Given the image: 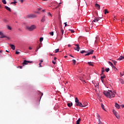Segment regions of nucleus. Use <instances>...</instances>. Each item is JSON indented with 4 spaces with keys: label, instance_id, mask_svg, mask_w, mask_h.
<instances>
[{
    "label": "nucleus",
    "instance_id": "1",
    "mask_svg": "<svg viewBox=\"0 0 124 124\" xmlns=\"http://www.w3.org/2000/svg\"><path fill=\"white\" fill-rule=\"evenodd\" d=\"M103 93L108 98H113V97H115L116 95L115 92H112L111 90H108V91H104Z\"/></svg>",
    "mask_w": 124,
    "mask_h": 124
},
{
    "label": "nucleus",
    "instance_id": "2",
    "mask_svg": "<svg viewBox=\"0 0 124 124\" xmlns=\"http://www.w3.org/2000/svg\"><path fill=\"white\" fill-rule=\"evenodd\" d=\"M26 18L28 19H33V18H36V15L34 14H30L27 16Z\"/></svg>",
    "mask_w": 124,
    "mask_h": 124
},
{
    "label": "nucleus",
    "instance_id": "3",
    "mask_svg": "<svg viewBox=\"0 0 124 124\" xmlns=\"http://www.w3.org/2000/svg\"><path fill=\"white\" fill-rule=\"evenodd\" d=\"M27 29H28L30 31H33V30H35V29H36V27L35 25H31L30 27H27Z\"/></svg>",
    "mask_w": 124,
    "mask_h": 124
},
{
    "label": "nucleus",
    "instance_id": "4",
    "mask_svg": "<svg viewBox=\"0 0 124 124\" xmlns=\"http://www.w3.org/2000/svg\"><path fill=\"white\" fill-rule=\"evenodd\" d=\"M113 113L115 116L116 118H117V119H118V120L120 119V114H119V113L117 111H116L115 109H113Z\"/></svg>",
    "mask_w": 124,
    "mask_h": 124
},
{
    "label": "nucleus",
    "instance_id": "5",
    "mask_svg": "<svg viewBox=\"0 0 124 124\" xmlns=\"http://www.w3.org/2000/svg\"><path fill=\"white\" fill-rule=\"evenodd\" d=\"M76 105L77 106H79L80 107H86V106H87V105H83V104H82V103L80 102L76 103Z\"/></svg>",
    "mask_w": 124,
    "mask_h": 124
},
{
    "label": "nucleus",
    "instance_id": "6",
    "mask_svg": "<svg viewBox=\"0 0 124 124\" xmlns=\"http://www.w3.org/2000/svg\"><path fill=\"white\" fill-rule=\"evenodd\" d=\"M32 62V61H27V60H24L23 61V62L22 63V65L23 66H24V65H25V64H28V63H31Z\"/></svg>",
    "mask_w": 124,
    "mask_h": 124
},
{
    "label": "nucleus",
    "instance_id": "7",
    "mask_svg": "<svg viewBox=\"0 0 124 124\" xmlns=\"http://www.w3.org/2000/svg\"><path fill=\"white\" fill-rule=\"evenodd\" d=\"M75 46H77V48L75 47L74 49L76 51H78V52H79V51H80V46H79V44H75Z\"/></svg>",
    "mask_w": 124,
    "mask_h": 124
},
{
    "label": "nucleus",
    "instance_id": "8",
    "mask_svg": "<svg viewBox=\"0 0 124 124\" xmlns=\"http://www.w3.org/2000/svg\"><path fill=\"white\" fill-rule=\"evenodd\" d=\"M100 19H101V18L100 17H95L94 20L93 21V22H98V21H99V20H100Z\"/></svg>",
    "mask_w": 124,
    "mask_h": 124
},
{
    "label": "nucleus",
    "instance_id": "9",
    "mask_svg": "<svg viewBox=\"0 0 124 124\" xmlns=\"http://www.w3.org/2000/svg\"><path fill=\"white\" fill-rule=\"evenodd\" d=\"M95 6L98 10H99V9H100V5H99V4L96 3L95 4Z\"/></svg>",
    "mask_w": 124,
    "mask_h": 124
},
{
    "label": "nucleus",
    "instance_id": "10",
    "mask_svg": "<svg viewBox=\"0 0 124 124\" xmlns=\"http://www.w3.org/2000/svg\"><path fill=\"white\" fill-rule=\"evenodd\" d=\"M7 38V39L9 40L10 39V38H9V37H7L4 35L3 34V35H1V36L0 37V38Z\"/></svg>",
    "mask_w": 124,
    "mask_h": 124
},
{
    "label": "nucleus",
    "instance_id": "11",
    "mask_svg": "<svg viewBox=\"0 0 124 124\" xmlns=\"http://www.w3.org/2000/svg\"><path fill=\"white\" fill-rule=\"evenodd\" d=\"M10 46L13 50H15V46L14 45L10 44Z\"/></svg>",
    "mask_w": 124,
    "mask_h": 124
},
{
    "label": "nucleus",
    "instance_id": "12",
    "mask_svg": "<svg viewBox=\"0 0 124 124\" xmlns=\"http://www.w3.org/2000/svg\"><path fill=\"white\" fill-rule=\"evenodd\" d=\"M5 8H6V9L7 10H8V11H9V12H11V9H10V8L7 7V6H5Z\"/></svg>",
    "mask_w": 124,
    "mask_h": 124
},
{
    "label": "nucleus",
    "instance_id": "13",
    "mask_svg": "<svg viewBox=\"0 0 124 124\" xmlns=\"http://www.w3.org/2000/svg\"><path fill=\"white\" fill-rule=\"evenodd\" d=\"M115 107L117 108V109H120V105L118 104L117 103H115Z\"/></svg>",
    "mask_w": 124,
    "mask_h": 124
},
{
    "label": "nucleus",
    "instance_id": "14",
    "mask_svg": "<svg viewBox=\"0 0 124 124\" xmlns=\"http://www.w3.org/2000/svg\"><path fill=\"white\" fill-rule=\"evenodd\" d=\"M46 20V19L45 18V16L43 17L42 20H41L42 23H44V22H45Z\"/></svg>",
    "mask_w": 124,
    "mask_h": 124
},
{
    "label": "nucleus",
    "instance_id": "15",
    "mask_svg": "<svg viewBox=\"0 0 124 124\" xmlns=\"http://www.w3.org/2000/svg\"><path fill=\"white\" fill-rule=\"evenodd\" d=\"M93 52H94V50H93V49H91L89 50V53H90L91 55H93Z\"/></svg>",
    "mask_w": 124,
    "mask_h": 124
},
{
    "label": "nucleus",
    "instance_id": "16",
    "mask_svg": "<svg viewBox=\"0 0 124 124\" xmlns=\"http://www.w3.org/2000/svg\"><path fill=\"white\" fill-rule=\"evenodd\" d=\"M80 122H81V119L79 118L78 120L76 122V124H80Z\"/></svg>",
    "mask_w": 124,
    "mask_h": 124
},
{
    "label": "nucleus",
    "instance_id": "17",
    "mask_svg": "<svg viewBox=\"0 0 124 124\" xmlns=\"http://www.w3.org/2000/svg\"><path fill=\"white\" fill-rule=\"evenodd\" d=\"M72 105H73V104L72 103H69L67 104V106H68V107H71Z\"/></svg>",
    "mask_w": 124,
    "mask_h": 124
},
{
    "label": "nucleus",
    "instance_id": "18",
    "mask_svg": "<svg viewBox=\"0 0 124 124\" xmlns=\"http://www.w3.org/2000/svg\"><path fill=\"white\" fill-rule=\"evenodd\" d=\"M88 63L91 65V66H93V62H88Z\"/></svg>",
    "mask_w": 124,
    "mask_h": 124
},
{
    "label": "nucleus",
    "instance_id": "19",
    "mask_svg": "<svg viewBox=\"0 0 124 124\" xmlns=\"http://www.w3.org/2000/svg\"><path fill=\"white\" fill-rule=\"evenodd\" d=\"M7 28L8 30H9V31H11V30H12V28H11L9 25H7Z\"/></svg>",
    "mask_w": 124,
    "mask_h": 124
},
{
    "label": "nucleus",
    "instance_id": "20",
    "mask_svg": "<svg viewBox=\"0 0 124 124\" xmlns=\"http://www.w3.org/2000/svg\"><path fill=\"white\" fill-rule=\"evenodd\" d=\"M81 54H84V53H88L87 51L82 50L80 52Z\"/></svg>",
    "mask_w": 124,
    "mask_h": 124
},
{
    "label": "nucleus",
    "instance_id": "21",
    "mask_svg": "<svg viewBox=\"0 0 124 124\" xmlns=\"http://www.w3.org/2000/svg\"><path fill=\"white\" fill-rule=\"evenodd\" d=\"M75 102H76V103L79 102V99H78V98H77V97L75 98Z\"/></svg>",
    "mask_w": 124,
    "mask_h": 124
},
{
    "label": "nucleus",
    "instance_id": "22",
    "mask_svg": "<svg viewBox=\"0 0 124 124\" xmlns=\"http://www.w3.org/2000/svg\"><path fill=\"white\" fill-rule=\"evenodd\" d=\"M101 108H102V109L103 110H105V108H104V105H103V104L101 103Z\"/></svg>",
    "mask_w": 124,
    "mask_h": 124
},
{
    "label": "nucleus",
    "instance_id": "23",
    "mask_svg": "<svg viewBox=\"0 0 124 124\" xmlns=\"http://www.w3.org/2000/svg\"><path fill=\"white\" fill-rule=\"evenodd\" d=\"M68 31H71L72 33H74V32H75V31H74V30H72L71 29H69Z\"/></svg>",
    "mask_w": 124,
    "mask_h": 124
},
{
    "label": "nucleus",
    "instance_id": "24",
    "mask_svg": "<svg viewBox=\"0 0 124 124\" xmlns=\"http://www.w3.org/2000/svg\"><path fill=\"white\" fill-rule=\"evenodd\" d=\"M121 84H124V79L121 78L120 80Z\"/></svg>",
    "mask_w": 124,
    "mask_h": 124
},
{
    "label": "nucleus",
    "instance_id": "25",
    "mask_svg": "<svg viewBox=\"0 0 124 124\" xmlns=\"http://www.w3.org/2000/svg\"><path fill=\"white\" fill-rule=\"evenodd\" d=\"M105 70L104 69V68L103 67L102 68V70H101V72H102V74H103V72H105Z\"/></svg>",
    "mask_w": 124,
    "mask_h": 124
},
{
    "label": "nucleus",
    "instance_id": "26",
    "mask_svg": "<svg viewBox=\"0 0 124 124\" xmlns=\"http://www.w3.org/2000/svg\"><path fill=\"white\" fill-rule=\"evenodd\" d=\"M105 70L106 72H109V71H110V69L109 68H106Z\"/></svg>",
    "mask_w": 124,
    "mask_h": 124
},
{
    "label": "nucleus",
    "instance_id": "27",
    "mask_svg": "<svg viewBox=\"0 0 124 124\" xmlns=\"http://www.w3.org/2000/svg\"><path fill=\"white\" fill-rule=\"evenodd\" d=\"M17 3V1H14V2H11V4H15V5H16V4Z\"/></svg>",
    "mask_w": 124,
    "mask_h": 124
},
{
    "label": "nucleus",
    "instance_id": "28",
    "mask_svg": "<svg viewBox=\"0 0 124 124\" xmlns=\"http://www.w3.org/2000/svg\"><path fill=\"white\" fill-rule=\"evenodd\" d=\"M112 62H113L114 65H116V63H117V61H116L115 60H112Z\"/></svg>",
    "mask_w": 124,
    "mask_h": 124
},
{
    "label": "nucleus",
    "instance_id": "29",
    "mask_svg": "<svg viewBox=\"0 0 124 124\" xmlns=\"http://www.w3.org/2000/svg\"><path fill=\"white\" fill-rule=\"evenodd\" d=\"M2 2L3 3V4H6V0H2Z\"/></svg>",
    "mask_w": 124,
    "mask_h": 124
},
{
    "label": "nucleus",
    "instance_id": "30",
    "mask_svg": "<svg viewBox=\"0 0 124 124\" xmlns=\"http://www.w3.org/2000/svg\"><path fill=\"white\" fill-rule=\"evenodd\" d=\"M107 13H109V12L107 9L105 10V14H106Z\"/></svg>",
    "mask_w": 124,
    "mask_h": 124
},
{
    "label": "nucleus",
    "instance_id": "31",
    "mask_svg": "<svg viewBox=\"0 0 124 124\" xmlns=\"http://www.w3.org/2000/svg\"><path fill=\"white\" fill-rule=\"evenodd\" d=\"M111 67H112V68H114V69H115V70H117V68H116V67L115 66H114V65H112L111 66Z\"/></svg>",
    "mask_w": 124,
    "mask_h": 124
},
{
    "label": "nucleus",
    "instance_id": "32",
    "mask_svg": "<svg viewBox=\"0 0 124 124\" xmlns=\"http://www.w3.org/2000/svg\"><path fill=\"white\" fill-rule=\"evenodd\" d=\"M60 51V49L58 48L55 49V53H59V51Z\"/></svg>",
    "mask_w": 124,
    "mask_h": 124
},
{
    "label": "nucleus",
    "instance_id": "33",
    "mask_svg": "<svg viewBox=\"0 0 124 124\" xmlns=\"http://www.w3.org/2000/svg\"><path fill=\"white\" fill-rule=\"evenodd\" d=\"M72 62H73V63H74V65L76 64V60H72Z\"/></svg>",
    "mask_w": 124,
    "mask_h": 124
},
{
    "label": "nucleus",
    "instance_id": "34",
    "mask_svg": "<svg viewBox=\"0 0 124 124\" xmlns=\"http://www.w3.org/2000/svg\"><path fill=\"white\" fill-rule=\"evenodd\" d=\"M49 34H50L52 36H53V35H54V32L52 31L49 32Z\"/></svg>",
    "mask_w": 124,
    "mask_h": 124
},
{
    "label": "nucleus",
    "instance_id": "35",
    "mask_svg": "<svg viewBox=\"0 0 124 124\" xmlns=\"http://www.w3.org/2000/svg\"><path fill=\"white\" fill-rule=\"evenodd\" d=\"M106 76L105 75H104L103 76L101 77V79H104V78H106Z\"/></svg>",
    "mask_w": 124,
    "mask_h": 124
},
{
    "label": "nucleus",
    "instance_id": "36",
    "mask_svg": "<svg viewBox=\"0 0 124 124\" xmlns=\"http://www.w3.org/2000/svg\"><path fill=\"white\" fill-rule=\"evenodd\" d=\"M98 122H99L98 124H102V122L100 121V119H98Z\"/></svg>",
    "mask_w": 124,
    "mask_h": 124
},
{
    "label": "nucleus",
    "instance_id": "37",
    "mask_svg": "<svg viewBox=\"0 0 124 124\" xmlns=\"http://www.w3.org/2000/svg\"><path fill=\"white\" fill-rule=\"evenodd\" d=\"M42 41H43V38L41 37L40 38V42H42Z\"/></svg>",
    "mask_w": 124,
    "mask_h": 124
},
{
    "label": "nucleus",
    "instance_id": "38",
    "mask_svg": "<svg viewBox=\"0 0 124 124\" xmlns=\"http://www.w3.org/2000/svg\"><path fill=\"white\" fill-rule=\"evenodd\" d=\"M19 54H20V52L16 51V55H19Z\"/></svg>",
    "mask_w": 124,
    "mask_h": 124
},
{
    "label": "nucleus",
    "instance_id": "39",
    "mask_svg": "<svg viewBox=\"0 0 124 124\" xmlns=\"http://www.w3.org/2000/svg\"><path fill=\"white\" fill-rule=\"evenodd\" d=\"M108 63L109 65H110L111 66L113 65V63L111 62H108Z\"/></svg>",
    "mask_w": 124,
    "mask_h": 124
},
{
    "label": "nucleus",
    "instance_id": "40",
    "mask_svg": "<svg viewBox=\"0 0 124 124\" xmlns=\"http://www.w3.org/2000/svg\"><path fill=\"white\" fill-rule=\"evenodd\" d=\"M63 32H64L63 30L62 29V30H61V33H62V35L63 34Z\"/></svg>",
    "mask_w": 124,
    "mask_h": 124
},
{
    "label": "nucleus",
    "instance_id": "41",
    "mask_svg": "<svg viewBox=\"0 0 124 124\" xmlns=\"http://www.w3.org/2000/svg\"><path fill=\"white\" fill-rule=\"evenodd\" d=\"M0 35H3V32L0 31Z\"/></svg>",
    "mask_w": 124,
    "mask_h": 124
},
{
    "label": "nucleus",
    "instance_id": "42",
    "mask_svg": "<svg viewBox=\"0 0 124 124\" xmlns=\"http://www.w3.org/2000/svg\"><path fill=\"white\" fill-rule=\"evenodd\" d=\"M39 67H42V66L41 65V62L39 63Z\"/></svg>",
    "mask_w": 124,
    "mask_h": 124
},
{
    "label": "nucleus",
    "instance_id": "43",
    "mask_svg": "<svg viewBox=\"0 0 124 124\" xmlns=\"http://www.w3.org/2000/svg\"><path fill=\"white\" fill-rule=\"evenodd\" d=\"M47 15H49L50 16H52V15L51 14V13H47Z\"/></svg>",
    "mask_w": 124,
    "mask_h": 124
},
{
    "label": "nucleus",
    "instance_id": "44",
    "mask_svg": "<svg viewBox=\"0 0 124 124\" xmlns=\"http://www.w3.org/2000/svg\"><path fill=\"white\" fill-rule=\"evenodd\" d=\"M98 120H100V119H101V117L99 115H98Z\"/></svg>",
    "mask_w": 124,
    "mask_h": 124
},
{
    "label": "nucleus",
    "instance_id": "45",
    "mask_svg": "<svg viewBox=\"0 0 124 124\" xmlns=\"http://www.w3.org/2000/svg\"><path fill=\"white\" fill-rule=\"evenodd\" d=\"M64 24L65 25V27H67V24L66 23V22H65Z\"/></svg>",
    "mask_w": 124,
    "mask_h": 124
},
{
    "label": "nucleus",
    "instance_id": "46",
    "mask_svg": "<svg viewBox=\"0 0 124 124\" xmlns=\"http://www.w3.org/2000/svg\"><path fill=\"white\" fill-rule=\"evenodd\" d=\"M91 53H89V52H88L87 53V56H90V55H91Z\"/></svg>",
    "mask_w": 124,
    "mask_h": 124
},
{
    "label": "nucleus",
    "instance_id": "47",
    "mask_svg": "<svg viewBox=\"0 0 124 124\" xmlns=\"http://www.w3.org/2000/svg\"><path fill=\"white\" fill-rule=\"evenodd\" d=\"M29 50H32V48H31V46H29Z\"/></svg>",
    "mask_w": 124,
    "mask_h": 124
},
{
    "label": "nucleus",
    "instance_id": "48",
    "mask_svg": "<svg viewBox=\"0 0 124 124\" xmlns=\"http://www.w3.org/2000/svg\"><path fill=\"white\" fill-rule=\"evenodd\" d=\"M120 75H121V77H122V76L124 75V74H122V73H120Z\"/></svg>",
    "mask_w": 124,
    "mask_h": 124
},
{
    "label": "nucleus",
    "instance_id": "49",
    "mask_svg": "<svg viewBox=\"0 0 124 124\" xmlns=\"http://www.w3.org/2000/svg\"><path fill=\"white\" fill-rule=\"evenodd\" d=\"M52 63H53V64H56V62L52 61Z\"/></svg>",
    "mask_w": 124,
    "mask_h": 124
},
{
    "label": "nucleus",
    "instance_id": "50",
    "mask_svg": "<svg viewBox=\"0 0 124 124\" xmlns=\"http://www.w3.org/2000/svg\"><path fill=\"white\" fill-rule=\"evenodd\" d=\"M70 57H71L72 58H74V56H72L71 54L69 55Z\"/></svg>",
    "mask_w": 124,
    "mask_h": 124
},
{
    "label": "nucleus",
    "instance_id": "51",
    "mask_svg": "<svg viewBox=\"0 0 124 124\" xmlns=\"http://www.w3.org/2000/svg\"><path fill=\"white\" fill-rule=\"evenodd\" d=\"M18 67L19 68H20V69H22V67H23L22 66H19Z\"/></svg>",
    "mask_w": 124,
    "mask_h": 124
},
{
    "label": "nucleus",
    "instance_id": "52",
    "mask_svg": "<svg viewBox=\"0 0 124 124\" xmlns=\"http://www.w3.org/2000/svg\"><path fill=\"white\" fill-rule=\"evenodd\" d=\"M55 31H56L57 33H58V30H57V28H56V27H55Z\"/></svg>",
    "mask_w": 124,
    "mask_h": 124
},
{
    "label": "nucleus",
    "instance_id": "53",
    "mask_svg": "<svg viewBox=\"0 0 124 124\" xmlns=\"http://www.w3.org/2000/svg\"><path fill=\"white\" fill-rule=\"evenodd\" d=\"M93 59H96V58L95 57V56H93Z\"/></svg>",
    "mask_w": 124,
    "mask_h": 124
},
{
    "label": "nucleus",
    "instance_id": "54",
    "mask_svg": "<svg viewBox=\"0 0 124 124\" xmlns=\"http://www.w3.org/2000/svg\"><path fill=\"white\" fill-rule=\"evenodd\" d=\"M40 62H43V60H41L40 61Z\"/></svg>",
    "mask_w": 124,
    "mask_h": 124
},
{
    "label": "nucleus",
    "instance_id": "55",
    "mask_svg": "<svg viewBox=\"0 0 124 124\" xmlns=\"http://www.w3.org/2000/svg\"><path fill=\"white\" fill-rule=\"evenodd\" d=\"M38 10L39 11H40V10H41V8H38Z\"/></svg>",
    "mask_w": 124,
    "mask_h": 124
},
{
    "label": "nucleus",
    "instance_id": "56",
    "mask_svg": "<svg viewBox=\"0 0 124 124\" xmlns=\"http://www.w3.org/2000/svg\"><path fill=\"white\" fill-rule=\"evenodd\" d=\"M6 52H7L8 53H9V49H8V50H6Z\"/></svg>",
    "mask_w": 124,
    "mask_h": 124
},
{
    "label": "nucleus",
    "instance_id": "57",
    "mask_svg": "<svg viewBox=\"0 0 124 124\" xmlns=\"http://www.w3.org/2000/svg\"><path fill=\"white\" fill-rule=\"evenodd\" d=\"M21 2H24V0H20Z\"/></svg>",
    "mask_w": 124,
    "mask_h": 124
},
{
    "label": "nucleus",
    "instance_id": "58",
    "mask_svg": "<svg viewBox=\"0 0 124 124\" xmlns=\"http://www.w3.org/2000/svg\"><path fill=\"white\" fill-rule=\"evenodd\" d=\"M49 55H50V56H54V55L52 54H50Z\"/></svg>",
    "mask_w": 124,
    "mask_h": 124
},
{
    "label": "nucleus",
    "instance_id": "59",
    "mask_svg": "<svg viewBox=\"0 0 124 124\" xmlns=\"http://www.w3.org/2000/svg\"><path fill=\"white\" fill-rule=\"evenodd\" d=\"M56 60H57V58H56V57H55V58H54V61H56Z\"/></svg>",
    "mask_w": 124,
    "mask_h": 124
},
{
    "label": "nucleus",
    "instance_id": "60",
    "mask_svg": "<svg viewBox=\"0 0 124 124\" xmlns=\"http://www.w3.org/2000/svg\"><path fill=\"white\" fill-rule=\"evenodd\" d=\"M101 80L102 83H103V82H104L103 79H101Z\"/></svg>",
    "mask_w": 124,
    "mask_h": 124
},
{
    "label": "nucleus",
    "instance_id": "61",
    "mask_svg": "<svg viewBox=\"0 0 124 124\" xmlns=\"http://www.w3.org/2000/svg\"><path fill=\"white\" fill-rule=\"evenodd\" d=\"M0 53H2V50H0Z\"/></svg>",
    "mask_w": 124,
    "mask_h": 124
},
{
    "label": "nucleus",
    "instance_id": "62",
    "mask_svg": "<svg viewBox=\"0 0 124 124\" xmlns=\"http://www.w3.org/2000/svg\"><path fill=\"white\" fill-rule=\"evenodd\" d=\"M70 46H71L70 45H68V47H70Z\"/></svg>",
    "mask_w": 124,
    "mask_h": 124
},
{
    "label": "nucleus",
    "instance_id": "63",
    "mask_svg": "<svg viewBox=\"0 0 124 124\" xmlns=\"http://www.w3.org/2000/svg\"><path fill=\"white\" fill-rule=\"evenodd\" d=\"M122 108H124V105H122Z\"/></svg>",
    "mask_w": 124,
    "mask_h": 124
},
{
    "label": "nucleus",
    "instance_id": "64",
    "mask_svg": "<svg viewBox=\"0 0 124 124\" xmlns=\"http://www.w3.org/2000/svg\"><path fill=\"white\" fill-rule=\"evenodd\" d=\"M43 12H45V10H43Z\"/></svg>",
    "mask_w": 124,
    "mask_h": 124
}]
</instances>
